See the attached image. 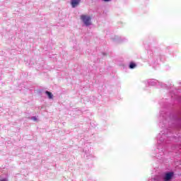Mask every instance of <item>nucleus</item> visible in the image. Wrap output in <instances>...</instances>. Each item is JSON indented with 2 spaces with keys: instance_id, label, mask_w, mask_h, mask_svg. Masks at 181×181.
Masks as SVG:
<instances>
[{
  "instance_id": "nucleus-1",
  "label": "nucleus",
  "mask_w": 181,
  "mask_h": 181,
  "mask_svg": "<svg viewBox=\"0 0 181 181\" xmlns=\"http://www.w3.org/2000/svg\"><path fill=\"white\" fill-rule=\"evenodd\" d=\"M81 19L86 26L91 25V16L87 15L81 16Z\"/></svg>"
},
{
  "instance_id": "nucleus-2",
  "label": "nucleus",
  "mask_w": 181,
  "mask_h": 181,
  "mask_svg": "<svg viewBox=\"0 0 181 181\" xmlns=\"http://www.w3.org/2000/svg\"><path fill=\"white\" fill-rule=\"evenodd\" d=\"M173 177V173L170 172L165 173V176L163 177V180L164 181H170L172 180V178Z\"/></svg>"
},
{
  "instance_id": "nucleus-3",
  "label": "nucleus",
  "mask_w": 181,
  "mask_h": 181,
  "mask_svg": "<svg viewBox=\"0 0 181 181\" xmlns=\"http://www.w3.org/2000/svg\"><path fill=\"white\" fill-rule=\"evenodd\" d=\"M80 4V0H71V4L72 8H76Z\"/></svg>"
},
{
  "instance_id": "nucleus-4",
  "label": "nucleus",
  "mask_w": 181,
  "mask_h": 181,
  "mask_svg": "<svg viewBox=\"0 0 181 181\" xmlns=\"http://www.w3.org/2000/svg\"><path fill=\"white\" fill-rule=\"evenodd\" d=\"M45 94H47V95H48V98H49V100H52L53 93H52V92H49L48 90H46Z\"/></svg>"
},
{
  "instance_id": "nucleus-5",
  "label": "nucleus",
  "mask_w": 181,
  "mask_h": 181,
  "mask_svg": "<svg viewBox=\"0 0 181 181\" xmlns=\"http://www.w3.org/2000/svg\"><path fill=\"white\" fill-rule=\"evenodd\" d=\"M135 67H136V64L131 62L129 64V69H135Z\"/></svg>"
},
{
  "instance_id": "nucleus-6",
  "label": "nucleus",
  "mask_w": 181,
  "mask_h": 181,
  "mask_svg": "<svg viewBox=\"0 0 181 181\" xmlns=\"http://www.w3.org/2000/svg\"><path fill=\"white\" fill-rule=\"evenodd\" d=\"M33 119L36 120V117H33Z\"/></svg>"
},
{
  "instance_id": "nucleus-7",
  "label": "nucleus",
  "mask_w": 181,
  "mask_h": 181,
  "mask_svg": "<svg viewBox=\"0 0 181 181\" xmlns=\"http://www.w3.org/2000/svg\"><path fill=\"white\" fill-rule=\"evenodd\" d=\"M0 181H6V180H5V179H3V180H0Z\"/></svg>"
}]
</instances>
